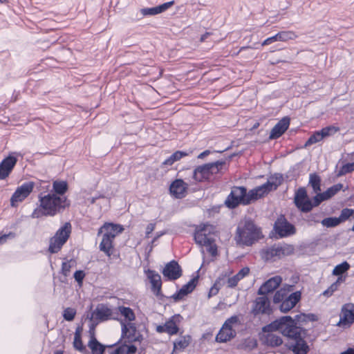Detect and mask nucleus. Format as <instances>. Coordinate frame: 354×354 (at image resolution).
<instances>
[{"label":"nucleus","instance_id":"obj_60","mask_svg":"<svg viewBox=\"0 0 354 354\" xmlns=\"http://www.w3.org/2000/svg\"><path fill=\"white\" fill-rule=\"evenodd\" d=\"M277 41H279V37H278L277 34L265 39L262 43V46L269 45V44H271L273 42Z\"/></svg>","mask_w":354,"mask_h":354},{"label":"nucleus","instance_id":"obj_53","mask_svg":"<svg viewBox=\"0 0 354 354\" xmlns=\"http://www.w3.org/2000/svg\"><path fill=\"white\" fill-rule=\"evenodd\" d=\"M122 347L124 350V353L127 354H135L137 351V347L133 344L128 345L125 342L123 344H121Z\"/></svg>","mask_w":354,"mask_h":354},{"label":"nucleus","instance_id":"obj_4","mask_svg":"<svg viewBox=\"0 0 354 354\" xmlns=\"http://www.w3.org/2000/svg\"><path fill=\"white\" fill-rule=\"evenodd\" d=\"M40 207L46 211L49 216H54L62 213L71 205L70 201L66 196H57L53 193L44 195L40 193L38 196Z\"/></svg>","mask_w":354,"mask_h":354},{"label":"nucleus","instance_id":"obj_23","mask_svg":"<svg viewBox=\"0 0 354 354\" xmlns=\"http://www.w3.org/2000/svg\"><path fill=\"white\" fill-rule=\"evenodd\" d=\"M205 226L203 225L197 228L194 232V240L200 246L207 245L214 242V240L205 233Z\"/></svg>","mask_w":354,"mask_h":354},{"label":"nucleus","instance_id":"obj_54","mask_svg":"<svg viewBox=\"0 0 354 354\" xmlns=\"http://www.w3.org/2000/svg\"><path fill=\"white\" fill-rule=\"evenodd\" d=\"M219 279L216 281L214 284L210 288L208 294V297H211L212 296L216 295L220 290V286H218Z\"/></svg>","mask_w":354,"mask_h":354},{"label":"nucleus","instance_id":"obj_46","mask_svg":"<svg viewBox=\"0 0 354 354\" xmlns=\"http://www.w3.org/2000/svg\"><path fill=\"white\" fill-rule=\"evenodd\" d=\"M315 194L316 195L313 197V202L311 201L312 209L314 207L319 206L323 201H327L323 192L320 193L319 192Z\"/></svg>","mask_w":354,"mask_h":354},{"label":"nucleus","instance_id":"obj_58","mask_svg":"<svg viewBox=\"0 0 354 354\" xmlns=\"http://www.w3.org/2000/svg\"><path fill=\"white\" fill-rule=\"evenodd\" d=\"M71 266L68 262H63L62 264V269L61 272L65 276L67 277L70 272Z\"/></svg>","mask_w":354,"mask_h":354},{"label":"nucleus","instance_id":"obj_43","mask_svg":"<svg viewBox=\"0 0 354 354\" xmlns=\"http://www.w3.org/2000/svg\"><path fill=\"white\" fill-rule=\"evenodd\" d=\"M351 216H354V210L352 209L344 208L342 210L341 214L337 218L340 223L348 219Z\"/></svg>","mask_w":354,"mask_h":354},{"label":"nucleus","instance_id":"obj_15","mask_svg":"<svg viewBox=\"0 0 354 354\" xmlns=\"http://www.w3.org/2000/svg\"><path fill=\"white\" fill-rule=\"evenodd\" d=\"M198 281V276L193 277L186 284L183 285L179 290L176 291V292L169 298L172 299L174 302H178L182 300L184 297L193 292L197 285Z\"/></svg>","mask_w":354,"mask_h":354},{"label":"nucleus","instance_id":"obj_31","mask_svg":"<svg viewBox=\"0 0 354 354\" xmlns=\"http://www.w3.org/2000/svg\"><path fill=\"white\" fill-rule=\"evenodd\" d=\"M321 177L317 173L309 174L308 185L312 187L314 193L321 192Z\"/></svg>","mask_w":354,"mask_h":354},{"label":"nucleus","instance_id":"obj_22","mask_svg":"<svg viewBox=\"0 0 354 354\" xmlns=\"http://www.w3.org/2000/svg\"><path fill=\"white\" fill-rule=\"evenodd\" d=\"M300 299L301 292L299 291H296L291 293L282 302H281V304L279 306L281 312L288 313L295 306V305L300 301Z\"/></svg>","mask_w":354,"mask_h":354},{"label":"nucleus","instance_id":"obj_12","mask_svg":"<svg viewBox=\"0 0 354 354\" xmlns=\"http://www.w3.org/2000/svg\"><path fill=\"white\" fill-rule=\"evenodd\" d=\"M354 323V304L346 303L342 306L338 326H351Z\"/></svg>","mask_w":354,"mask_h":354},{"label":"nucleus","instance_id":"obj_38","mask_svg":"<svg viewBox=\"0 0 354 354\" xmlns=\"http://www.w3.org/2000/svg\"><path fill=\"white\" fill-rule=\"evenodd\" d=\"M343 188V185L342 183H337L330 187L328 188L325 192H324V194L327 200L332 198L335 196L338 192H339Z\"/></svg>","mask_w":354,"mask_h":354},{"label":"nucleus","instance_id":"obj_10","mask_svg":"<svg viewBox=\"0 0 354 354\" xmlns=\"http://www.w3.org/2000/svg\"><path fill=\"white\" fill-rule=\"evenodd\" d=\"M295 206L304 213L312 210L311 200L308 198L307 192L304 187H299L295 192L294 198Z\"/></svg>","mask_w":354,"mask_h":354},{"label":"nucleus","instance_id":"obj_28","mask_svg":"<svg viewBox=\"0 0 354 354\" xmlns=\"http://www.w3.org/2000/svg\"><path fill=\"white\" fill-rule=\"evenodd\" d=\"M263 257L266 260H271L274 257L281 258L283 257V253H281L279 245H274L262 251Z\"/></svg>","mask_w":354,"mask_h":354},{"label":"nucleus","instance_id":"obj_24","mask_svg":"<svg viewBox=\"0 0 354 354\" xmlns=\"http://www.w3.org/2000/svg\"><path fill=\"white\" fill-rule=\"evenodd\" d=\"M183 317L179 314H176L171 317L168 321L165 322L166 333L169 335H174L178 333L179 328L178 324L181 322Z\"/></svg>","mask_w":354,"mask_h":354},{"label":"nucleus","instance_id":"obj_48","mask_svg":"<svg viewBox=\"0 0 354 354\" xmlns=\"http://www.w3.org/2000/svg\"><path fill=\"white\" fill-rule=\"evenodd\" d=\"M140 12L144 16H147V15L152 16V15H156L159 14L157 6L152 7V8H142L140 10Z\"/></svg>","mask_w":354,"mask_h":354},{"label":"nucleus","instance_id":"obj_3","mask_svg":"<svg viewBox=\"0 0 354 354\" xmlns=\"http://www.w3.org/2000/svg\"><path fill=\"white\" fill-rule=\"evenodd\" d=\"M263 237L261 228L250 218H245L238 224L235 241L238 245L251 246Z\"/></svg>","mask_w":354,"mask_h":354},{"label":"nucleus","instance_id":"obj_34","mask_svg":"<svg viewBox=\"0 0 354 354\" xmlns=\"http://www.w3.org/2000/svg\"><path fill=\"white\" fill-rule=\"evenodd\" d=\"M225 160H217L214 162L207 163V168L209 170L210 174H216L221 173L223 167L225 165Z\"/></svg>","mask_w":354,"mask_h":354},{"label":"nucleus","instance_id":"obj_19","mask_svg":"<svg viewBox=\"0 0 354 354\" xmlns=\"http://www.w3.org/2000/svg\"><path fill=\"white\" fill-rule=\"evenodd\" d=\"M290 121V118L288 116L283 117L281 119L272 129L269 136V139L274 140L281 137L288 129Z\"/></svg>","mask_w":354,"mask_h":354},{"label":"nucleus","instance_id":"obj_52","mask_svg":"<svg viewBox=\"0 0 354 354\" xmlns=\"http://www.w3.org/2000/svg\"><path fill=\"white\" fill-rule=\"evenodd\" d=\"M189 344V339H187L185 337L177 340L174 342V347L176 348L183 349L188 346Z\"/></svg>","mask_w":354,"mask_h":354},{"label":"nucleus","instance_id":"obj_64","mask_svg":"<svg viewBox=\"0 0 354 354\" xmlns=\"http://www.w3.org/2000/svg\"><path fill=\"white\" fill-rule=\"evenodd\" d=\"M338 277L337 279V280L334 282L335 283H336V285L339 287V286L344 282L346 279V277H347V274H345V275H337Z\"/></svg>","mask_w":354,"mask_h":354},{"label":"nucleus","instance_id":"obj_21","mask_svg":"<svg viewBox=\"0 0 354 354\" xmlns=\"http://www.w3.org/2000/svg\"><path fill=\"white\" fill-rule=\"evenodd\" d=\"M113 240L110 238L108 234H102V239L99 245V249L100 251L103 252L108 257L113 258L120 257V254H114V245H113Z\"/></svg>","mask_w":354,"mask_h":354},{"label":"nucleus","instance_id":"obj_5","mask_svg":"<svg viewBox=\"0 0 354 354\" xmlns=\"http://www.w3.org/2000/svg\"><path fill=\"white\" fill-rule=\"evenodd\" d=\"M71 223L66 222L60 227L55 235L50 239L48 251L51 254L57 253L66 243L71 233Z\"/></svg>","mask_w":354,"mask_h":354},{"label":"nucleus","instance_id":"obj_26","mask_svg":"<svg viewBox=\"0 0 354 354\" xmlns=\"http://www.w3.org/2000/svg\"><path fill=\"white\" fill-rule=\"evenodd\" d=\"M104 232L103 234H108L109 236L115 239V236L122 233L124 230L123 227L119 224H114L111 223H105L104 224Z\"/></svg>","mask_w":354,"mask_h":354},{"label":"nucleus","instance_id":"obj_44","mask_svg":"<svg viewBox=\"0 0 354 354\" xmlns=\"http://www.w3.org/2000/svg\"><path fill=\"white\" fill-rule=\"evenodd\" d=\"M268 180H270V181L273 184V186L277 189L283 183V177L281 174L275 173L272 175Z\"/></svg>","mask_w":354,"mask_h":354},{"label":"nucleus","instance_id":"obj_6","mask_svg":"<svg viewBox=\"0 0 354 354\" xmlns=\"http://www.w3.org/2000/svg\"><path fill=\"white\" fill-rule=\"evenodd\" d=\"M120 324L122 326V330L121 338L118 341L119 342L122 340V339H127L125 342L129 344L136 342H141L142 341L143 336L138 331L135 324H126L123 320H120Z\"/></svg>","mask_w":354,"mask_h":354},{"label":"nucleus","instance_id":"obj_20","mask_svg":"<svg viewBox=\"0 0 354 354\" xmlns=\"http://www.w3.org/2000/svg\"><path fill=\"white\" fill-rule=\"evenodd\" d=\"M282 281L280 276H274L264 282L258 290V295H266L276 290Z\"/></svg>","mask_w":354,"mask_h":354},{"label":"nucleus","instance_id":"obj_57","mask_svg":"<svg viewBox=\"0 0 354 354\" xmlns=\"http://www.w3.org/2000/svg\"><path fill=\"white\" fill-rule=\"evenodd\" d=\"M241 279L235 274L234 276L228 278L227 286L230 288H234Z\"/></svg>","mask_w":354,"mask_h":354},{"label":"nucleus","instance_id":"obj_11","mask_svg":"<svg viewBox=\"0 0 354 354\" xmlns=\"http://www.w3.org/2000/svg\"><path fill=\"white\" fill-rule=\"evenodd\" d=\"M162 273L165 281H173L183 275V270L176 260H171L166 263Z\"/></svg>","mask_w":354,"mask_h":354},{"label":"nucleus","instance_id":"obj_42","mask_svg":"<svg viewBox=\"0 0 354 354\" xmlns=\"http://www.w3.org/2000/svg\"><path fill=\"white\" fill-rule=\"evenodd\" d=\"M354 171V162H348L342 165V167L339 169L337 176H342L346 174L351 173Z\"/></svg>","mask_w":354,"mask_h":354},{"label":"nucleus","instance_id":"obj_2","mask_svg":"<svg viewBox=\"0 0 354 354\" xmlns=\"http://www.w3.org/2000/svg\"><path fill=\"white\" fill-rule=\"evenodd\" d=\"M276 189L270 180L248 192L247 188L244 186H234L225 201V205L229 209H234L239 205H247L252 201L257 200Z\"/></svg>","mask_w":354,"mask_h":354},{"label":"nucleus","instance_id":"obj_45","mask_svg":"<svg viewBox=\"0 0 354 354\" xmlns=\"http://www.w3.org/2000/svg\"><path fill=\"white\" fill-rule=\"evenodd\" d=\"M76 315L75 309L73 308H66L63 312V317L66 321L71 322L74 319Z\"/></svg>","mask_w":354,"mask_h":354},{"label":"nucleus","instance_id":"obj_39","mask_svg":"<svg viewBox=\"0 0 354 354\" xmlns=\"http://www.w3.org/2000/svg\"><path fill=\"white\" fill-rule=\"evenodd\" d=\"M279 41H287L288 40H292L297 37L295 32L293 31H281L277 33Z\"/></svg>","mask_w":354,"mask_h":354},{"label":"nucleus","instance_id":"obj_7","mask_svg":"<svg viewBox=\"0 0 354 354\" xmlns=\"http://www.w3.org/2000/svg\"><path fill=\"white\" fill-rule=\"evenodd\" d=\"M274 230L279 238L288 237L296 233L295 225L289 223L283 215L275 221Z\"/></svg>","mask_w":354,"mask_h":354},{"label":"nucleus","instance_id":"obj_37","mask_svg":"<svg viewBox=\"0 0 354 354\" xmlns=\"http://www.w3.org/2000/svg\"><path fill=\"white\" fill-rule=\"evenodd\" d=\"M350 264L347 261H344L337 265L333 270V275H344L350 268Z\"/></svg>","mask_w":354,"mask_h":354},{"label":"nucleus","instance_id":"obj_55","mask_svg":"<svg viewBox=\"0 0 354 354\" xmlns=\"http://www.w3.org/2000/svg\"><path fill=\"white\" fill-rule=\"evenodd\" d=\"M174 4V1H171L164 3L161 5L157 6L159 14L166 11Z\"/></svg>","mask_w":354,"mask_h":354},{"label":"nucleus","instance_id":"obj_33","mask_svg":"<svg viewBox=\"0 0 354 354\" xmlns=\"http://www.w3.org/2000/svg\"><path fill=\"white\" fill-rule=\"evenodd\" d=\"M116 311L118 312V313H120L129 323H131V322L134 321L136 319L133 310L129 307L124 306H118V310Z\"/></svg>","mask_w":354,"mask_h":354},{"label":"nucleus","instance_id":"obj_13","mask_svg":"<svg viewBox=\"0 0 354 354\" xmlns=\"http://www.w3.org/2000/svg\"><path fill=\"white\" fill-rule=\"evenodd\" d=\"M252 312L254 315L259 314L270 315L272 314V309L270 307V301L268 297L266 295L257 297L254 301Z\"/></svg>","mask_w":354,"mask_h":354},{"label":"nucleus","instance_id":"obj_18","mask_svg":"<svg viewBox=\"0 0 354 354\" xmlns=\"http://www.w3.org/2000/svg\"><path fill=\"white\" fill-rule=\"evenodd\" d=\"M17 158L13 156H8L0 162V179H6L11 173L15 165Z\"/></svg>","mask_w":354,"mask_h":354},{"label":"nucleus","instance_id":"obj_59","mask_svg":"<svg viewBox=\"0 0 354 354\" xmlns=\"http://www.w3.org/2000/svg\"><path fill=\"white\" fill-rule=\"evenodd\" d=\"M250 272V269L248 267H244L241 269L239 272L236 274L240 279H242L243 277L247 276Z\"/></svg>","mask_w":354,"mask_h":354},{"label":"nucleus","instance_id":"obj_14","mask_svg":"<svg viewBox=\"0 0 354 354\" xmlns=\"http://www.w3.org/2000/svg\"><path fill=\"white\" fill-rule=\"evenodd\" d=\"M338 131L339 128L334 126H328L322 128L320 131H315L309 137L305 143V146L307 147L317 143L321 141L323 138L337 133Z\"/></svg>","mask_w":354,"mask_h":354},{"label":"nucleus","instance_id":"obj_35","mask_svg":"<svg viewBox=\"0 0 354 354\" xmlns=\"http://www.w3.org/2000/svg\"><path fill=\"white\" fill-rule=\"evenodd\" d=\"M292 320L293 321L294 328H295V330H292L293 331H298V332H305L306 330L303 328H301L299 326H297V324H301L303 323L307 322L306 319V314L305 313H301L299 315H297L295 316L294 318L292 317Z\"/></svg>","mask_w":354,"mask_h":354},{"label":"nucleus","instance_id":"obj_50","mask_svg":"<svg viewBox=\"0 0 354 354\" xmlns=\"http://www.w3.org/2000/svg\"><path fill=\"white\" fill-rule=\"evenodd\" d=\"M279 248L281 253H283V257L291 254L294 250L293 246L288 244L279 245Z\"/></svg>","mask_w":354,"mask_h":354},{"label":"nucleus","instance_id":"obj_56","mask_svg":"<svg viewBox=\"0 0 354 354\" xmlns=\"http://www.w3.org/2000/svg\"><path fill=\"white\" fill-rule=\"evenodd\" d=\"M75 281L81 284L83 282L84 278L85 277V273L83 270H76L73 275Z\"/></svg>","mask_w":354,"mask_h":354},{"label":"nucleus","instance_id":"obj_1","mask_svg":"<svg viewBox=\"0 0 354 354\" xmlns=\"http://www.w3.org/2000/svg\"><path fill=\"white\" fill-rule=\"evenodd\" d=\"M292 322V317L282 316L263 326L262 330L264 333H272L280 330L283 335L295 341V344L288 346L294 354H307L310 351L309 346L301 336V333L292 330L296 329Z\"/></svg>","mask_w":354,"mask_h":354},{"label":"nucleus","instance_id":"obj_41","mask_svg":"<svg viewBox=\"0 0 354 354\" xmlns=\"http://www.w3.org/2000/svg\"><path fill=\"white\" fill-rule=\"evenodd\" d=\"M287 297L286 290L285 288H281L280 290H277L274 297H273V302L274 304H279L282 302Z\"/></svg>","mask_w":354,"mask_h":354},{"label":"nucleus","instance_id":"obj_47","mask_svg":"<svg viewBox=\"0 0 354 354\" xmlns=\"http://www.w3.org/2000/svg\"><path fill=\"white\" fill-rule=\"evenodd\" d=\"M239 322V317L236 315H233L225 320L224 322L223 327L224 328L232 329V325L236 324Z\"/></svg>","mask_w":354,"mask_h":354},{"label":"nucleus","instance_id":"obj_30","mask_svg":"<svg viewBox=\"0 0 354 354\" xmlns=\"http://www.w3.org/2000/svg\"><path fill=\"white\" fill-rule=\"evenodd\" d=\"M88 346L91 350L92 354H104L106 347L95 337L94 334L91 335Z\"/></svg>","mask_w":354,"mask_h":354},{"label":"nucleus","instance_id":"obj_40","mask_svg":"<svg viewBox=\"0 0 354 354\" xmlns=\"http://www.w3.org/2000/svg\"><path fill=\"white\" fill-rule=\"evenodd\" d=\"M321 223L323 226L326 227H334L340 224L337 217H328L324 218Z\"/></svg>","mask_w":354,"mask_h":354},{"label":"nucleus","instance_id":"obj_63","mask_svg":"<svg viewBox=\"0 0 354 354\" xmlns=\"http://www.w3.org/2000/svg\"><path fill=\"white\" fill-rule=\"evenodd\" d=\"M206 246L207 247V251L211 254L212 257L217 255V247L216 245L210 243Z\"/></svg>","mask_w":354,"mask_h":354},{"label":"nucleus","instance_id":"obj_27","mask_svg":"<svg viewBox=\"0 0 354 354\" xmlns=\"http://www.w3.org/2000/svg\"><path fill=\"white\" fill-rule=\"evenodd\" d=\"M235 336L236 332L234 330H227V328H224V327L222 326L216 336V341L219 343H225L231 340Z\"/></svg>","mask_w":354,"mask_h":354},{"label":"nucleus","instance_id":"obj_8","mask_svg":"<svg viewBox=\"0 0 354 354\" xmlns=\"http://www.w3.org/2000/svg\"><path fill=\"white\" fill-rule=\"evenodd\" d=\"M118 312L113 310L106 304H98L95 310L92 313L91 319H95L101 322L109 319L118 320Z\"/></svg>","mask_w":354,"mask_h":354},{"label":"nucleus","instance_id":"obj_49","mask_svg":"<svg viewBox=\"0 0 354 354\" xmlns=\"http://www.w3.org/2000/svg\"><path fill=\"white\" fill-rule=\"evenodd\" d=\"M42 216H49V215H48L46 211L40 206L39 207L35 208L31 214V217L33 218H38Z\"/></svg>","mask_w":354,"mask_h":354},{"label":"nucleus","instance_id":"obj_29","mask_svg":"<svg viewBox=\"0 0 354 354\" xmlns=\"http://www.w3.org/2000/svg\"><path fill=\"white\" fill-rule=\"evenodd\" d=\"M68 185L66 181L55 180L53 183V189L49 193L57 194V196H65L64 194L68 191Z\"/></svg>","mask_w":354,"mask_h":354},{"label":"nucleus","instance_id":"obj_51","mask_svg":"<svg viewBox=\"0 0 354 354\" xmlns=\"http://www.w3.org/2000/svg\"><path fill=\"white\" fill-rule=\"evenodd\" d=\"M119 343L120 342H118L115 344H113L110 346H107V347H110V348L115 347L109 354H127L126 353H124V348L122 347L121 344H119Z\"/></svg>","mask_w":354,"mask_h":354},{"label":"nucleus","instance_id":"obj_36","mask_svg":"<svg viewBox=\"0 0 354 354\" xmlns=\"http://www.w3.org/2000/svg\"><path fill=\"white\" fill-rule=\"evenodd\" d=\"M81 331H82V328L77 327L76 328L75 332L73 346L76 350L82 352L83 351L85 350V346H84L82 341Z\"/></svg>","mask_w":354,"mask_h":354},{"label":"nucleus","instance_id":"obj_25","mask_svg":"<svg viewBox=\"0 0 354 354\" xmlns=\"http://www.w3.org/2000/svg\"><path fill=\"white\" fill-rule=\"evenodd\" d=\"M210 176L211 174L207 168V163L196 167L192 174V178L196 182H203L209 179Z\"/></svg>","mask_w":354,"mask_h":354},{"label":"nucleus","instance_id":"obj_16","mask_svg":"<svg viewBox=\"0 0 354 354\" xmlns=\"http://www.w3.org/2000/svg\"><path fill=\"white\" fill-rule=\"evenodd\" d=\"M189 184L184 182L183 179H176L169 186L170 194L177 199L185 197Z\"/></svg>","mask_w":354,"mask_h":354},{"label":"nucleus","instance_id":"obj_17","mask_svg":"<svg viewBox=\"0 0 354 354\" xmlns=\"http://www.w3.org/2000/svg\"><path fill=\"white\" fill-rule=\"evenodd\" d=\"M147 274V277L151 283V291L157 297L162 299L165 297V295L161 291L162 281L160 275L156 271L153 270H148Z\"/></svg>","mask_w":354,"mask_h":354},{"label":"nucleus","instance_id":"obj_32","mask_svg":"<svg viewBox=\"0 0 354 354\" xmlns=\"http://www.w3.org/2000/svg\"><path fill=\"white\" fill-rule=\"evenodd\" d=\"M283 340L279 335L268 333L265 337V344L271 347L279 346L282 344Z\"/></svg>","mask_w":354,"mask_h":354},{"label":"nucleus","instance_id":"obj_61","mask_svg":"<svg viewBox=\"0 0 354 354\" xmlns=\"http://www.w3.org/2000/svg\"><path fill=\"white\" fill-rule=\"evenodd\" d=\"M171 155L173 156V158H175V160L178 161L180 160L183 157L187 156L188 153L182 151H176Z\"/></svg>","mask_w":354,"mask_h":354},{"label":"nucleus","instance_id":"obj_62","mask_svg":"<svg viewBox=\"0 0 354 354\" xmlns=\"http://www.w3.org/2000/svg\"><path fill=\"white\" fill-rule=\"evenodd\" d=\"M305 221L309 224L312 225L313 223H318L319 221L317 220V214H310V215L307 216L305 218Z\"/></svg>","mask_w":354,"mask_h":354},{"label":"nucleus","instance_id":"obj_9","mask_svg":"<svg viewBox=\"0 0 354 354\" xmlns=\"http://www.w3.org/2000/svg\"><path fill=\"white\" fill-rule=\"evenodd\" d=\"M35 183L29 181L23 183L18 187L12 194L10 198V205L12 207H16L18 203L24 201L32 192Z\"/></svg>","mask_w":354,"mask_h":354}]
</instances>
